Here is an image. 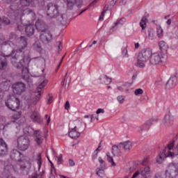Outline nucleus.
<instances>
[{
  "instance_id": "obj_1",
  "label": "nucleus",
  "mask_w": 178,
  "mask_h": 178,
  "mask_svg": "<svg viewBox=\"0 0 178 178\" xmlns=\"http://www.w3.org/2000/svg\"><path fill=\"white\" fill-rule=\"evenodd\" d=\"M31 169V162L30 161H21L16 164L15 166L12 164H8L4 168V175L9 176V173H12L15 170L19 175H29Z\"/></svg>"
},
{
  "instance_id": "obj_2",
  "label": "nucleus",
  "mask_w": 178,
  "mask_h": 178,
  "mask_svg": "<svg viewBox=\"0 0 178 178\" xmlns=\"http://www.w3.org/2000/svg\"><path fill=\"white\" fill-rule=\"evenodd\" d=\"M60 6L54 3H49L47 6V15L51 19H58L60 24H65L67 20L66 14L59 13Z\"/></svg>"
},
{
  "instance_id": "obj_3",
  "label": "nucleus",
  "mask_w": 178,
  "mask_h": 178,
  "mask_svg": "<svg viewBox=\"0 0 178 178\" xmlns=\"http://www.w3.org/2000/svg\"><path fill=\"white\" fill-rule=\"evenodd\" d=\"M152 56V50H151V49H144L141 50L138 56L136 66L138 67H145L144 63L148 61Z\"/></svg>"
},
{
  "instance_id": "obj_4",
  "label": "nucleus",
  "mask_w": 178,
  "mask_h": 178,
  "mask_svg": "<svg viewBox=\"0 0 178 178\" xmlns=\"http://www.w3.org/2000/svg\"><path fill=\"white\" fill-rule=\"evenodd\" d=\"M17 53L16 50H13L11 53V63L17 69H22L24 65V58Z\"/></svg>"
},
{
  "instance_id": "obj_5",
  "label": "nucleus",
  "mask_w": 178,
  "mask_h": 178,
  "mask_svg": "<svg viewBox=\"0 0 178 178\" xmlns=\"http://www.w3.org/2000/svg\"><path fill=\"white\" fill-rule=\"evenodd\" d=\"M168 56L162 53H153L149 60L150 65L155 66L156 65H162L163 62H166Z\"/></svg>"
},
{
  "instance_id": "obj_6",
  "label": "nucleus",
  "mask_w": 178,
  "mask_h": 178,
  "mask_svg": "<svg viewBox=\"0 0 178 178\" xmlns=\"http://www.w3.org/2000/svg\"><path fill=\"white\" fill-rule=\"evenodd\" d=\"M15 17H17L18 19L20 17H23L24 15L30 16L31 20L32 22H34L35 19H37V15H35V13L34 12V10L27 8L24 10H16L15 12Z\"/></svg>"
},
{
  "instance_id": "obj_7",
  "label": "nucleus",
  "mask_w": 178,
  "mask_h": 178,
  "mask_svg": "<svg viewBox=\"0 0 178 178\" xmlns=\"http://www.w3.org/2000/svg\"><path fill=\"white\" fill-rule=\"evenodd\" d=\"M165 175L168 178H177L178 177V164L171 163L167 167Z\"/></svg>"
},
{
  "instance_id": "obj_8",
  "label": "nucleus",
  "mask_w": 178,
  "mask_h": 178,
  "mask_svg": "<svg viewBox=\"0 0 178 178\" xmlns=\"http://www.w3.org/2000/svg\"><path fill=\"white\" fill-rule=\"evenodd\" d=\"M48 83V80H44L38 87V92H35V97L31 99V105H37V102L41 99V89L44 88L47 83Z\"/></svg>"
},
{
  "instance_id": "obj_9",
  "label": "nucleus",
  "mask_w": 178,
  "mask_h": 178,
  "mask_svg": "<svg viewBox=\"0 0 178 178\" xmlns=\"http://www.w3.org/2000/svg\"><path fill=\"white\" fill-rule=\"evenodd\" d=\"M6 106L11 111H16L20 107V99L15 97H9L6 101Z\"/></svg>"
},
{
  "instance_id": "obj_10",
  "label": "nucleus",
  "mask_w": 178,
  "mask_h": 178,
  "mask_svg": "<svg viewBox=\"0 0 178 178\" xmlns=\"http://www.w3.org/2000/svg\"><path fill=\"white\" fill-rule=\"evenodd\" d=\"M30 145V139L26 136H22L18 138L17 147L20 151H26Z\"/></svg>"
},
{
  "instance_id": "obj_11",
  "label": "nucleus",
  "mask_w": 178,
  "mask_h": 178,
  "mask_svg": "<svg viewBox=\"0 0 178 178\" xmlns=\"http://www.w3.org/2000/svg\"><path fill=\"white\" fill-rule=\"evenodd\" d=\"M27 133L28 134L31 135V134H33V136L35 138V143L38 144V145H40V144H42V141H44V134L41 131H34L33 128H28Z\"/></svg>"
},
{
  "instance_id": "obj_12",
  "label": "nucleus",
  "mask_w": 178,
  "mask_h": 178,
  "mask_svg": "<svg viewBox=\"0 0 178 178\" xmlns=\"http://www.w3.org/2000/svg\"><path fill=\"white\" fill-rule=\"evenodd\" d=\"M27 47V38L21 36L17 39V49L15 50L17 54H22L23 49Z\"/></svg>"
},
{
  "instance_id": "obj_13",
  "label": "nucleus",
  "mask_w": 178,
  "mask_h": 178,
  "mask_svg": "<svg viewBox=\"0 0 178 178\" xmlns=\"http://www.w3.org/2000/svg\"><path fill=\"white\" fill-rule=\"evenodd\" d=\"M14 94L22 95L23 92H26V85L22 82H17L12 86Z\"/></svg>"
},
{
  "instance_id": "obj_14",
  "label": "nucleus",
  "mask_w": 178,
  "mask_h": 178,
  "mask_svg": "<svg viewBox=\"0 0 178 178\" xmlns=\"http://www.w3.org/2000/svg\"><path fill=\"white\" fill-rule=\"evenodd\" d=\"M40 40L44 44H49L53 40L52 33L49 31H46L45 32H42L40 34Z\"/></svg>"
},
{
  "instance_id": "obj_15",
  "label": "nucleus",
  "mask_w": 178,
  "mask_h": 178,
  "mask_svg": "<svg viewBox=\"0 0 178 178\" xmlns=\"http://www.w3.org/2000/svg\"><path fill=\"white\" fill-rule=\"evenodd\" d=\"M173 147H175V140L171 142L168 145V151L166 154V150H163V152L159 155V159L163 161L164 158H168V156H173L174 154L170 152L171 149H173Z\"/></svg>"
},
{
  "instance_id": "obj_16",
  "label": "nucleus",
  "mask_w": 178,
  "mask_h": 178,
  "mask_svg": "<svg viewBox=\"0 0 178 178\" xmlns=\"http://www.w3.org/2000/svg\"><path fill=\"white\" fill-rule=\"evenodd\" d=\"M176 86H177V76L176 75H172L167 81L165 88L167 90H173Z\"/></svg>"
},
{
  "instance_id": "obj_17",
  "label": "nucleus",
  "mask_w": 178,
  "mask_h": 178,
  "mask_svg": "<svg viewBox=\"0 0 178 178\" xmlns=\"http://www.w3.org/2000/svg\"><path fill=\"white\" fill-rule=\"evenodd\" d=\"M35 28L40 33H44L48 31V25L41 19H38L35 23Z\"/></svg>"
},
{
  "instance_id": "obj_18",
  "label": "nucleus",
  "mask_w": 178,
  "mask_h": 178,
  "mask_svg": "<svg viewBox=\"0 0 178 178\" xmlns=\"http://www.w3.org/2000/svg\"><path fill=\"white\" fill-rule=\"evenodd\" d=\"M159 119L156 117L149 119L146 122L140 127L141 131L143 130H149V127L152 126V124H155V123H158Z\"/></svg>"
},
{
  "instance_id": "obj_19",
  "label": "nucleus",
  "mask_w": 178,
  "mask_h": 178,
  "mask_svg": "<svg viewBox=\"0 0 178 178\" xmlns=\"http://www.w3.org/2000/svg\"><path fill=\"white\" fill-rule=\"evenodd\" d=\"M23 154L20 153L17 149H13L10 152V158L13 161H16L17 162H22V158Z\"/></svg>"
},
{
  "instance_id": "obj_20",
  "label": "nucleus",
  "mask_w": 178,
  "mask_h": 178,
  "mask_svg": "<svg viewBox=\"0 0 178 178\" xmlns=\"http://www.w3.org/2000/svg\"><path fill=\"white\" fill-rule=\"evenodd\" d=\"M8 154V145L3 141V139L0 138V156H5Z\"/></svg>"
},
{
  "instance_id": "obj_21",
  "label": "nucleus",
  "mask_w": 178,
  "mask_h": 178,
  "mask_svg": "<svg viewBox=\"0 0 178 178\" xmlns=\"http://www.w3.org/2000/svg\"><path fill=\"white\" fill-rule=\"evenodd\" d=\"M31 119L35 123L42 124V119H41V115L37 111H33L31 115Z\"/></svg>"
},
{
  "instance_id": "obj_22",
  "label": "nucleus",
  "mask_w": 178,
  "mask_h": 178,
  "mask_svg": "<svg viewBox=\"0 0 178 178\" xmlns=\"http://www.w3.org/2000/svg\"><path fill=\"white\" fill-rule=\"evenodd\" d=\"M77 129L76 126L74 127V128L71 129L69 131V137L74 140H77V138L80 137L81 134L79 131H77V129Z\"/></svg>"
},
{
  "instance_id": "obj_23",
  "label": "nucleus",
  "mask_w": 178,
  "mask_h": 178,
  "mask_svg": "<svg viewBox=\"0 0 178 178\" xmlns=\"http://www.w3.org/2000/svg\"><path fill=\"white\" fill-rule=\"evenodd\" d=\"M132 147L133 143L129 140L120 143V148H122V149H124V151H130Z\"/></svg>"
},
{
  "instance_id": "obj_24",
  "label": "nucleus",
  "mask_w": 178,
  "mask_h": 178,
  "mask_svg": "<svg viewBox=\"0 0 178 178\" xmlns=\"http://www.w3.org/2000/svg\"><path fill=\"white\" fill-rule=\"evenodd\" d=\"M8 67V60L2 55H0V70H6Z\"/></svg>"
},
{
  "instance_id": "obj_25",
  "label": "nucleus",
  "mask_w": 178,
  "mask_h": 178,
  "mask_svg": "<svg viewBox=\"0 0 178 178\" xmlns=\"http://www.w3.org/2000/svg\"><path fill=\"white\" fill-rule=\"evenodd\" d=\"M35 31V25L34 24H29L25 27L26 34L29 36L33 35L34 34V31Z\"/></svg>"
},
{
  "instance_id": "obj_26",
  "label": "nucleus",
  "mask_w": 178,
  "mask_h": 178,
  "mask_svg": "<svg viewBox=\"0 0 178 178\" xmlns=\"http://www.w3.org/2000/svg\"><path fill=\"white\" fill-rule=\"evenodd\" d=\"M159 48L161 51V52H160V54H165V55H166L167 52H168V44H166L165 42V41H160L159 42Z\"/></svg>"
},
{
  "instance_id": "obj_27",
  "label": "nucleus",
  "mask_w": 178,
  "mask_h": 178,
  "mask_svg": "<svg viewBox=\"0 0 178 178\" xmlns=\"http://www.w3.org/2000/svg\"><path fill=\"white\" fill-rule=\"evenodd\" d=\"M19 5H21V7L17 10L27 9L30 6V0H19Z\"/></svg>"
},
{
  "instance_id": "obj_28",
  "label": "nucleus",
  "mask_w": 178,
  "mask_h": 178,
  "mask_svg": "<svg viewBox=\"0 0 178 178\" xmlns=\"http://www.w3.org/2000/svg\"><path fill=\"white\" fill-rule=\"evenodd\" d=\"M33 49L36 51L37 52H41L42 51V47L41 46V42L37 40L32 46Z\"/></svg>"
},
{
  "instance_id": "obj_29",
  "label": "nucleus",
  "mask_w": 178,
  "mask_h": 178,
  "mask_svg": "<svg viewBox=\"0 0 178 178\" xmlns=\"http://www.w3.org/2000/svg\"><path fill=\"white\" fill-rule=\"evenodd\" d=\"M122 149H123L120 148V144L118 146L113 145L112 152H113V154L114 155V156H116L118 155H120V151H122Z\"/></svg>"
},
{
  "instance_id": "obj_30",
  "label": "nucleus",
  "mask_w": 178,
  "mask_h": 178,
  "mask_svg": "<svg viewBox=\"0 0 178 178\" xmlns=\"http://www.w3.org/2000/svg\"><path fill=\"white\" fill-rule=\"evenodd\" d=\"M125 22H126V18H122L119 20H117L116 22L115 23V26H112L111 30H112L113 31L118 30V28L116 26H119V24L120 25L123 24V23H124Z\"/></svg>"
},
{
  "instance_id": "obj_31",
  "label": "nucleus",
  "mask_w": 178,
  "mask_h": 178,
  "mask_svg": "<svg viewBox=\"0 0 178 178\" xmlns=\"http://www.w3.org/2000/svg\"><path fill=\"white\" fill-rule=\"evenodd\" d=\"M99 80H102V84H111L112 83V79L109 78L108 76L104 75L102 78H100Z\"/></svg>"
},
{
  "instance_id": "obj_32",
  "label": "nucleus",
  "mask_w": 178,
  "mask_h": 178,
  "mask_svg": "<svg viewBox=\"0 0 178 178\" xmlns=\"http://www.w3.org/2000/svg\"><path fill=\"white\" fill-rule=\"evenodd\" d=\"M116 2H118V0H112L111 1H110L109 5H106L104 7L106 10H111V9H112V8H113L115 5H116Z\"/></svg>"
},
{
  "instance_id": "obj_33",
  "label": "nucleus",
  "mask_w": 178,
  "mask_h": 178,
  "mask_svg": "<svg viewBox=\"0 0 178 178\" xmlns=\"http://www.w3.org/2000/svg\"><path fill=\"white\" fill-rule=\"evenodd\" d=\"M140 26L142 29V30H145L147 28V19L145 17H143L140 22Z\"/></svg>"
},
{
  "instance_id": "obj_34",
  "label": "nucleus",
  "mask_w": 178,
  "mask_h": 178,
  "mask_svg": "<svg viewBox=\"0 0 178 178\" xmlns=\"http://www.w3.org/2000/svg\"><path fill=\"white\" fill-rule=\"evenodd\" d=\"M147 33H148V38L149 40H154V37H155V32L154 31V29H152V28H149L147 30Z\"/></svg>"
},
{
  "instance_id": "obj_35",
  "label": "nucleus",
  "mask_w": 178,
  "mask_h": 178,
  "mask_svg": "<svg viewBox=\"0 0 178 178\" xmlns=\"http://www.w3.org/2000/svg\"><path fill=\"white\" fill-rule=\"evenodd\" d=\"M67 8L70 10L73 9V7L76 3H77V1L76 0H67Z\"/></svg>"
},
{
  "instance_id": "obj_36",
  "label": "nucleus",
  "mask_w": 178,
  "mask_h": 178,
  "mask_svg": "<svg viewBox=\"0 0 178 178\" xmlns=\"http://www.w3.org/2000/svg\"><path fill=\"white\" fill-rule=\"evenodd\" d=\"M37 163L38 165V170H40V169H41V166L42 165V158L41 157V154L39 153L37 154Z\"/></svg>"
},
{
  "instance_id": "obj_37",
  "label": "nucleus",
  "mask_w": 178,
  "mask_h": 178,
  "mask_svg": "<svg viewBox=\"0 0 178 178\" xmlns=\"http://www.w3.org/2000/svg\"><path fill=\"white\" fill-rule=\"evenodd\" d=\"M96 175L99 177H105V168H99L96 172Z\"/></svg>"
},
{
  "instance_id": "obj_38",
  "label": "nucleus",
  "mask_w": 178,
  "mask_h": 178,
  "mask_svg": "<svg viewBox=\"0 0 178 178\" xmlns=\"http://www.w3.org/2000/svg\"><path fill=\"white\" fill-rule=\"evenodd\" d=\"M107 161L111 163L112 166H116V163L113 161V158L111 156V154L109 152L106 153Z\"/></svg>"
},
{
  "instance_id": "obj_39",
  "label": "nucleus",
  "mask_w": 178,
  "mask_h": 178,
  "mask_svg": "<svg viewBox=\"0 0 178 178\" xmlns=\"http://www.w3.org/2000/svg\"><path fill=\"white\" fill-rule=\"evenodd\" d=\"M171 122H172L170 121V115H165V117L163 120L162 124H168L171 123Z\"/></svg>"
},
{
  "instance_id": "obj_40",
  "label": "nucleus",
  "mask_w": 178,
  "mask_h": 178,
  "mask_svg": "<svg viewBox=\"0 0 178 178\" xmlns=\"http://www.w3.org/2000/svg\"><path fill=\"white\" fill-rule=\"evenodd\" d=\"M98 161L100 163V169H106V165L105 163V161H104V159H102V158L99 157Z\"/></svg>"
},
{
  "instance_id": "obj_41",
  "label": "nucleus",
  "mask_w": 178,
  "mask_h": 178,
  "mask_svg": "<svg viewBox=\"0 0 178 178\" xmlns=\"http://www.w3.org/2000/svg\"><path fill=\"white\" fill-rule=\"evenodd\" d=\"M40 3V0H29V5L31 8H35L36 5Z\"/></svg>"
},
{
  "instance_id": "obj_42",
  "label": "nucleus",
  "mask_w": 178,
  "mask_h": 178,
  "mask_svg": "<svg viewBox=\"0 0 178 178\" xmlns=\"http://www.w3.org/2000/svg\"><path fill=\"white\" fill-rule=\"evenodd\" d=\"M1 87H5L4 88H9L10 87V81H4L1 83Z\"/></svg>"
},
{
  "instance_id": "obj_43",
  "label": "nucleus",
  "mask_w": 178,
  "mask_h": 178,
  "mask_svg": "<svg viewBox=\"0 0 178 178\" xmlns=\"http://www.w3.org/2000/svg\"><path fill=\"white\" fill-rule=\"evenodd\" d=\"M42 175H44V171H42V172L40 173V175H38V174H37V172H35L33 174H32L29 178H38L40 177V178H42Z\"/></svg>"
},
{
  "instance_id": "obj_44",
  "label": "nucleus",
  "mask_w": 178,
  "mask_h": 178,
  "mask_svg": "<svg viewBox=\"0 0 178 178\" xmlns=\"http://www.w3.org/2000/svg\"><path fill=\"white\" fill-rule=\"evenodd\" d=\"M22 116V111H19L18 113H15L13 115V119H14L15 120H17V119H20Z\"/></svg>"
},
{
  "instance_id": "obj_45",
  "label": "nucleus",
  "mask_w": 178,
  "mask_h": 178,
  "mask_svg": "<svg viewBox=\"0 0 178 178\" xmlns=\"http://www.w3.org/2000/svg\"><path fill=\"white\" fill-rule=\"evenodd\" d=\"M117 101L119 104H124V96L119 95L117 97Z\"/></svg>"
},
{
  "instance_id": "obj_46",
  "label": "nucleus",
  "mask_w": 178,
  "mask_h": 178,
  "mask_svg": "<svg viewBox=\"0 0 178 178\" xmlns=\"http://www.w3.org/2000/svg\"><path fill=\"white\" fill-rule=\"evenodd\" d=\"M143 93H144V90H143V89L141 88L136 89L134 91L135 95H142V94Z\"/></svg>"
},
{
  "instance_id": "obj_47",
  "label": "nucleus",
  "mask_w": 178,
  "mask_h": 178,
  "mask_svg": "<svg viewBox=\"0 0 178 178\" xmlns=\"http://www.w3.org/2000/svg\"><path fill=\"white\" fill-rule=\"evenodd\" d=\"M155 86H163V80L162 78H158L155 82Z\"/></svg>"
},
{
  "instance_id": "obj_48",
  "label": "nucleus",
  "mask_w": 178,
  "mask_h": 178,
  "mask_svg": "<svg viewBox=\"0 0 178 178\" xmlns=\"http://www.w3.org/2000/svg\"><path fill=\"white\" fill-rule=\"evenodd\" d=\"M122 55L124 58H129V53L127 52V47L124 49L122 52Z\"/></svg>"
},
{
  "instance_id": "obj_49",
  "label": "nucleus",
  "mask_w": 178,
  "mask_h": 178,
  "mask_svg": "<svg viewBox=\"0 0 178 178\" xmlns=\"http://www.w3.org/2000/svg\"><path fill=\"white\" fill-rule=\"evenodd\" d=\"M2 23H3L4 24H10V20L8 19V17H3L2 18Z\"/></svg>"
},
{
  "instance_id": "obj_50",
  "label": "nucleus",
  "mask_w": 178,
  "mask_h": 178,
  "mask_svg": "<svg viewBox=\"0 0 178 178\" xmlns=\"http://www.w3.org/2000/svg\"><path fill=\"white\" fill-rule=\"evenodd\" d=\"M157 35L159 38H161L163 35V30L161 28L157 29Z\"/></svg>"
},
{
  "instance_id": "obj_51",
  "label": "nucleus",
  "mask_w": 178,
  "mask_h": 178,
  "mask_svg": "<svg viewBox=\"0 0 178 178\" xmlns=\"http://www.w3.org/2000/svg\"><path fill=\"white\" fill-rule=\"evenodd\" d=\"M76 127L78 128L79 130H82L83 129V122L78 121L76 122Z\"/></svg>"
},
{
  "instance_id": "obj_52",
  "label": "nucleus",
  "mask_w": 178,
  "mask_h": 178,
  "mask_svg": "<svg viewBox=\"0 0 178 178\" xmlns=\"http://www.w3.org/2000/svg\"><path fill=\"white\" fill-rule=\"evenodd\" d=\"M22 74H24V77H26V74H29V70L27 69V67H23L22 70Z\"/></svg>"
},
{
  "instance_id": "obj_53",
  "label": "nucleus",
  "mask_w": 178,
  "mask_h": 178,
  "mask_svg": "<svg viewBox=\"0 0 178 178\" xmlns=\"http://www.w3.org/2000/svg\"><path fill=\"white\" fill-rule=\"evenodd\" d=\"M63 155H62V154H60L59 156H58V159H57V163H58V165H60L61 163H62V162H63Z\"/></svg>"
},
{
  "instance_id": "obj_54",
  "label": "nucleus",
  "mask_w": 178,
  "mask_h": 178,
  "mask_svg": "<svg viewBox=\"0 0 178 178\" xmlns=\"http://www.w3.org/2000/svg\"><path fill=\"white\" fill-rule=\"evenodd\" d=\"M106 12V10H103L102 12V14H101V15L99 16V20H100V21H102V20H104V16H105V13Z\"/></svg>"
},
{
  "instance_id": "obj_55",
  "label": "nucleus",
  "mask_w": 178,
  "mask_h": 178,
  "mask_svg": "<svg viewBox=\"0 0 178 178\" xmlns=\"http://www.w3.org/2000/svg\"><path fill=\"white\" fill-rule=\"evenodd\" d=\"M65 109H66L67 111H69V109H70V103L69 102V101H67L65 102Z\"/></svg>"
},
{
  "instance_id": "obj_56",
  "label": "nucleus",
  "mask_w": 178,
  "mask_h": 178,
  "mask_svg": "<svg viewBox=\"0 0 178 178\" xmlns=\"http://www.w3.org/2000/svg\"><path fill=\"white\" fill-rule=\"evenodd\" d=\"M148 162H149L148 157H147V158L144 159V160L143 161L142 165L143 166H145L146 165H148Z\"/></svg>"
},
{
  "instance_id": "obj_57",
  "label": "nucleus",
  "mask_w": 178,
  "mask_h": 178,
  "mask_svg": "<svg viewBox=\"0 0 178 178\" xmlns=\"http://www.w3.org/2000/svg\"><path fill=\"white\" fill-rule=\"evenodd\" d=\"M97 115H99V113H105V110L103 108H98L96 111Z\"/></svg>"
},
{
  "instance_id": "obj_58",
  "label": "nucleus",
  "mask_w": 178,
  "mask_h": 178,
  "mask_svg": "<svg viewBox=\"0 0 178 178\" xmlns=\"http://www.w3.org/2000/svg\"><path fill=\"white\" fill-rule=\"evenodd\" d=\"M9 37H10V40H15L16 39V34L11 33Z\"/></svg>"
},
{
  "instance_id": "obj_59",
  "label": "nucleus",
  "mask_w": 178,
  "mask_h": 178,
  "mask_svg": "<svg viewBox=\"0 0 178 178\" xmlns=\"http://www.w3.org/2000/svg\"><path fill=\"white\" fill-rule=\"evenodd\" d=\"M53 99H52V96L51 95H49V99H47V104H52V102H53Z\"/></svg>"
},
{
  "instance_id": "obj_60",
  "label": "nucleus",
  "mask_w": 178,
  "mask_h": 178,
  "mask_svg": "<svg viewBox=\"0 0 178 178\" xmlns=\"http://www.w3.org/2000/svg\"><path fill=\"white\" fill-rule=\"evenodd\" d=\"M55 175H56V171H54V172L51 171L49 178H55Z\"/></svg>"
},
{
  "instance_id": "obj_61",
  "label": "nucleus",
  "mask_w": 178,
  "mask_h": 178,
  "mask_svg": "<svg viewBox=\"0 0 178 178\" xmlns=\"http://www.w3.org/2000/svg\"><path fill=\"white\" fill-rule=\"evenodd\" d=\"M57 44H58V49H59L60 51H62V42L58 41V42H57Z\"/></svg>"
},
{
  "instance_id": "obj_62",
  "label": "nucleus",
  "mask_w": 178,
  "mask_h": 178,
  "mask_svg": "<svg viewBox=\"0 0 178 178\" xmlns=\"http://www.w3.org/2000/svg\"><path fill=\"white\" fill-rule=\"evenodd\" d=\"M26 81H27V83H28V84H29V86H31V84H33V80H31V79H30V78H28V79H26Z\"/></svg>"
},
{
  "instance_id": "obj_63",
  "label": "nucleus",
  "mask_w": 178,
  "mask_h": 178,
  "mask_svg": "<svg viewBox=\"0 0 178 178\" xmlns=\"http://www.w3.org/2000/svg\"><path fill=\"white\" fill-rule=\"evenodd\" d=\"M76 1L77 2V3H76L77 6H80L81 5V3H83V0H76Z\"/></svg>"
},
{
  "instance_id": "obj_64",
  "label": "nucleus",
  "mask_w": 178,
  "mask_h": 178,
  "mask_svg": "<svg viewBox=\"0 0 178 178\" xmlns=\"http://www.w3.org/2000/svg\"><path fill=\"white\" fill-rule=\"evenodd\" d=\"M154 178H163L162 177V174H161V173L156 174L155 176H154Z\"/></svg>"
}]
</instances>
